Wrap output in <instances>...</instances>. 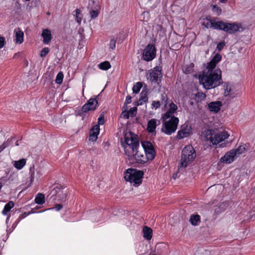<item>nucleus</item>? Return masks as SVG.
<instances>
[{
    "instance_id": "nucleus-51",
    "label": "nucleus",
    "mask_w": 255,
    "mask_h": 255,
    "mask_svg": "<svg viewBox=\"0 0 255 255\" xmlns=\"http://www.w3.org/2000/svg\"><path fill=\"white\" fill-rule=\"evenodd\" d=\"M5 43V40L4 37L2 36H0V49L2 48L4 45Z\"/></svg>"
},
{
    "instance_id": "nucleus-28",
    "label": "nucleus",
    "mask_w": 255,
    "mask_h": 255,
    "mask_svg": "<svg viewBox=\"0 0 255 255\" xmlns=\"http://www.w3.org/2000/svg\"><path fill=\"white\" fill-rule=\"evenodd\" d=\"M148 102V98L146 94H143L142 93L140 94V98L137 101V106L143 105Z\"/></svg>"
},
{
    "instance_id": "nucleus-5",
    "label": "nucleus",
    "mask_w": 255,
    "mask_h": 255,
    "mask_svg": "<svg viewBox=\"0 0 255 255\" xmlns=\"http://www.w3.org/2000/svg\"><path fill=\"white\" fill-rule=\"evenodd\" d=\"M196 153L192 145H186L182 151L180 162L178 164V170H182L195 158Z\"/></svg>"
},
{
    "instance_id": "nucleus-6",
    "label": "nucleus",
    "mask_w": 255,
    "mask_h": 255,
    "mask_svg": "<svg viewBox=\"0 0 255 255\" xmlns=\"http://www.w3.org/2000/svg\"><path fill=\"white\" fill-rule=\"evenodd\" d=\"M143 172L136 169L128 168L124 172V178L126 181L130 182L135 186L141 183Z\"/></svg>"
},
{
    "instance_id": "nucleus-27",
    "label": "nucleus",
    "mask_w": 255,
    "mask_h": 255,
    "mask_svg": "<svg viewBox=\"0 0 255 255\" xmlns=\"http://www.w3.org/2000/svg\"><path fill=\"white\" fill-rule=\"evenodd\" d=\"M15 140L14 138L11 137L8 138L6 140L4 141L3 143L0 145V153H1L5 148L9 146L12 144V141Z\"/></svg>"
},
{
    "instance_id": "nucleus-23",
    "label": "nucleus",
    "mask_w": 255,
    "mask_h": 255,
    "mask_svg": "<svg viewBox=\"0 0 255 255\" xmlns=\"http://www.w3.org/2000/svg\"><path fill=\"white\" fill-rule=\"evenodd\" d=\"M13 166L18 170L21 169L26 164V160L24 158L12 161Z\"/></svg>"
},
{
    "instance_id": "nucleus-25",
    "label": "nucleus",
    "mask_w": 255,
    "mask_h": 255,
    "mask_svg": "<svg viewBox=\"0 0 255 255\" xmlns=\"http://www.w3.org/2000/svg\"><path fill=\"white\" fill-rule=\"evenodd\" d=\"M29 174L30 175V182L31 183L34 181L35 178L38 179L40 178V175L38 172H37V175L36 176H35V171L33 165L29 168Z\"/></svg>"
},
{
    "instance_id": "nucleus-13",
    "label": "nucleus",
    "mask_w": 255,
    "mask_h": 255,
    "mask_svg": "<svg viewBox=\"0 0 255 255\" xmlns=\"http://www.w3.org/2000/svg\"><path fill=\"white\" fill-rule=\"evenodd\" d=\"M98 106V102L97 99L90 98L87 102L85 104L82 108V110L83 112L86 113L89 111H94L96 110Z\"/></svg>"
},
{
    "instance_id": "nucleus-31",
    "label": "nucleus",
    "mask_w": 255,
    "mask_h": 255,
    "mask_svg": "<svg viewBox=\"0 0 255 255\" xmlns=\"http://www.w3.org/2000/svg\"><path fill=\"white\" fill-rule=\"evenodd\" d=\"M217 64L213 62L212 61H210L208 62L206 66V68L204 70H209L211 72L215 71Z\"/></svg>"
},
{
    "instance_id": "nucleus-33",
    "label": "nucleus",
    "mask_w": 255,
    "mask_h": 255,
    "mask_svg": "<svg viewBox=\"0 0 255 255\" xmlns=\"http://www.w3.org/2000/svg\"><path fill=\"white\" fill-rule=\"evenodd\" d=\"M98 67L102 70H107L111 67V66L109 61H106L100 63L98 65Z\"/></svg>"
},
{
    "instance_id": "nucleus-16",
    "label": "nucleus",
    "mask_w": 255,
    "mask_h": 255,
    "mask_svg": "<svg viewBox=\"0 0 255 255\" xmlns=\"http://www.w3.org/2000/svg\"><path fill=\"white\" fill-rule=\"evenodd\" d=\"M222 106V103L221 101L211 102L208 104V108L209 111L214 113H218Z\"/></svg>"
},
{
    "instance_id": "nucleus-44",
    "label": "nucleus",
    "mask_w": 255,
    "mask_h": 255,
    "mask_svg": "<svg viewBox=\"0 0 255 255\" xmlns=\"http://www.w3.org/2000/svg\"><path fill=\"white\" fill-rule=\"evenodd\" d=\"M62 208V206L61 204H57L55 205L54 207L48 208V209L44 210V211H47V210H52L53 209H55L57 211H59Z\"/></svg>"
},
{
    "instance_id": "nucleus-15",
    "label": "nucleus",
    "mask_w": 255,
    "mask_h": 255,
    "mask_svg": "<svg viewBox=\"0 0 255 255\" xmlns=\"http://www.w3.org/2000/svg\"><path fill=\"white\" fill-rule=\"evenodd\" d=\"M160 121L155 119H152L148 121L146 130L150 133L155 132L156 127L159 125Z\"/></svg>"
},
{
    "instance_id": "nucleus-29",
    "label": "nucleus",
    "mask_w": 255,
    "mask_h": 255,
    "mask_svg": "<svg viewBox=\"0 0 255 255\" xmlns=\"http://www.w3.org/2000/svg\"><path fill=\"white\" fill-rule=\"evenodd\" d=\"M206 95L203 92H197L195 95V99L196 102L199 103L203 101L206 98Z\"/></svg>"
},
{
    "instance_id": "nucleus-17",
    "label": "nucleus",
    "mask_w": 255,
    "mask_h": 255,
    "mask_svg": "<svg viewBox=\"0 0 255 255\" xmlns=\"http://www.w3.org/2000/svg\"><path fill=\"white\" fill-rule=\"evenodd\" d=\"M100 132V126L96 125L94 126L91 130L89 135V141L93 142L96 141L98 138V135Z\"/></svg>"
},
{
    "instance_id": "nucleus-54",
    "label": "nucleus",
    "mask_w": 255,
    "mask_h": 255,
    "mask_svg": "<svg viewBox=\"0 0 255 255\" xmlns=\"http://www.w3.org/2000/svg\"><path fill=\"white\" fill-rule=\"evenodd\" d=\"M131 102V97L130 96H128L126 97V99L125 102L126 105H128L130 104Z\"/></svg>"
},
{
    "instance_id": "nucleus-7",
    "label": "nucleus",
    "mask_w": 255,
    "mask_h": 255,
    "mask_svg": "<svg viewBox=\"0 0 255 255\" xmlns=\"http://www.w3.org/2000/svg\"><path fill=\"white\" fill-rule=\"evenodd\" d=\"M164 122L162 126L161 131L167 135H171L175 132L177 128L179 119L177 117H172Z\"/></svg>"
},
{
    "instance_id": "nucleus-24",
    "label": "nucleus",
    "mask_w": 255,
    "mask_h": 255,
    "mask_svg": "<svg viewBox=\"0 0 255 255\" xmlns=\"http://www.w3.org/2000/svg\"><path fill=\"white\" fill-rule=\"evenodd\" d=\"M34 202L38 205L43 204L45 202L44 195L40 193H38L35 196Z\"/></svg>"
},
{
    "instance_id": "nucleus-46",
    "label": "nucleus",
    "mask_w": 255,
    "mask_h": 255,
    "mask_svg": "<svg viewBox=\"0 0 255 255\" xmlns=\"http://www.w3.org/2000/svg\"><path fill=\"white\" fill-rule=\"evenodd\" d=\"M130 115L128 111H123L121 117L125 119H128L129 118Z\"/></svg>"
},
{
    "instance_id": "nucleus-49",
    "label": "nucleus",
    "mask_w": 255,
    "mask_h": 255,
    "mask_svg": "<svg viewBox=\"0 0 255 255\" xmlns=\"http://www.w3.org/2000/svg\"><path fill=\"white\" fill-rule=\"evenodd\" d=\"M105 123V120L104 116L100 115L98 119V125H103Z\"/></svg>"
},
{
    "instance_id": "nucleus-35",
    "label": "nucleus",
    "mask_w": 255,
    "mask_h": 255,
    "mask_svg": "<svg viewBox=\"0 0 255 255\" xmlns=\"http://www.w3.org/2000/svg\"><path fill=\"white\" fill-rule=\"evenodd\" d=\"M142 86V85L141 82H137L135 85H133L132 87L133 93L135 94L138 93L141 89Z\"/></svg>"
},
{
    "instance_id": "nucleus-36",
    "label": "nucleus",
    "mask_w": 255,
    "mask_h": 255,
    "mask_svg": "<svg viewBox=\"0 0 255 255\" xmlns=\"http://www.w3.org/2000/svg\"><path fill=\"white\" fill-rule=\"evenodd\" d=\"M245 149L246 148L244 145H241L236 149H232V150L235 151L236 155L237 156L243 153L245 151Z\"/></svg>"
},
{
    "instance_id": "nucleus-48",
    "label": "nucleus",
    "mask_w": 255,
    "mask_h": 255,
    "mask_svg": "<svg viewBox=\"0 0 255 255\" xmlns=\"http://www.w3.org/2000/svg\"><path fill=\"white\" fill-rule=\"evenodd\" d=\"M90 16L92 18H95L98 15V11L96 10H92L90 12Z\"/></svg>"
},
{
    "instance_id": "nucleus-2",
    "label": "nucleus",
    "mask_w": 255,
    "mask_h": 255,
    "mask_svg": "<svg viewBox=\"0 0 255 255\" xmlns=\"http://www.w3.org/2000/svg\"><path fill=\"white\" fill-rule=\"evenodd\" d=\"M198 78L200 84L205 89H214L222 83V71L219 68H216L215 71L211 72L209 70H203L199 75Z\"/></svg>"
},
{
    "instance_id": "nucleus-4",
    "label": "nucleus",
    "mask_w": 255,
    "mask_h": 255,
    "mask_svg": "<svg viewBox=\"0 0 255 255\" xmlns=\"http://www.w3.org/2000/svg\"><path fill=\"white\" fill-rule=\"evenodd\" d=\"M203 135L205 141H209L213 145H216L227 139L230 135L226 130L217 131L207 129L204 131Z\"/></svg>"
},
{
    "instance_id": "nucleus-20",
    "label": "nucleus",
    "mask_w": 255,
    "mask_h": 255,
    "mask_svg": "<svg viewBox=\"0 0 255 255\" xmlns=\"http://www.w3.org/2000/svg\"><path fill=\"white\" fill-rule=\"evenodd\" d=\"M15 34V42L18 44H21L23 41L24 33L23 31L18 28L17 30H14Z\"/></svg>"
},
{
    "instance_id": "nucleus-1",
    "label": "nucleus",
    "mask_w": 255,
    "mask_h": 255,
    "mask_svg": "<svg viewBox=\"0 0 255 255\" xmlns=\"http://www.w3.org/2000/svg\"><path fill=\"white\" fill-rule=\"evenodd\" d=\"M123 146L129 160H135L140 164H143L147 161L144 154L138 150L139 147V141L131 132L125 134V142L123 143Z\"/></svg>"
},
{
    "instance_id": "nucleus-9",
    "label": "nucleus",
    "mask_w": 255,
    "mask_h": 255,
    "mask_svg": "<svg viewBox=\"0 0 255 255\" xmlns=\"http://www.w3.org/2000/svg\"><path fill=\"white\" fill-rule=\"evenodd\" d=\"M162 67L157 66L148 71L147 78L152 82L158 84L162 77Z\"/></svg>"
},
{
    "instance_id": "nucleus-21",
    "label": "nucleus",
    "mask_w": 255,
    "mask_h": 255,
    "mask_svg": "<svg viewBox=\"0 0 255 255\" xmlns=\"http://www.w3.org/2000/svg\"><path fill=\"white\" fill-rule=\"evenodd\" d=\"M201 221L200 216L198 214H192L190 216L189 222L193 226H198Z\"/></svg>"
},
{
    "instance_id": "nucleus-40",
    "label": "nucleus",
    "mask_w": 255,
    "mask_h": 255,
    "mask_svg": "<svg viewBox=\"0 0 255 255\" xmlns=\"http://www.w3.org/2000/svg\"><path fill=\"white\" fill-rule=\"evenodd\" d=\"M161 106V102L159 101H153L151 104V107L152 109L157 110L159 109Z\"/></svg>"
},
{
    "instance_id": "nucleus-30",
    "label": "nucleus",
    "mask_w": 255,
    "mask_h": 255,
    "mask_svg": "<svg viewBox=\"0 0 255 255\" xmlns=\"http://www.w3.org/2000/svg\"><path fill=\"white\" fill-rule=\"evenodd\" d=\"M217 64L213 62L212 61H210L208 62L206 66V68L204 70H209L211 72L215 71Z\"/></svg>"
},
{
    "instance_id": "nucleus-60",
    "label": "nucleus",
    "mask_w": 255,
    "mask_h": 255,
    "mask_svg": "<svg viewBox=\"0 0 255 255\" xmlns=\"http://www.w3.org/2000/svg\"><path fill=\"white\" fill-rule=\"evenodd\" d=\"M219 0L221 3H225L227 1V0Z\"/></svg>"
},
{
    "instance_id": "nucleus-11",
    "label": "nucleus",
    "mask_w": 255,
    "mask_h": 255,
    "mask_svg": "<svg viewBox=\"0 0 255 255\" xmlns=\"http://www.w3.org/2000/svg\"><path fill=\"white\" fill-rule=\"evenodd\" d=\"M141 144L147 160H152L155 157V152L152 143L145 141L142 142Z\"/></svg>"
},
{
    "instance_id": "nucleus-8",
    "label": "nucleus",
    "mask_w": 255,
    "mask_h": 255,
    "mask_svg": "<svg viewBox=\"0 0 255 255\" xmlns=\"http://www.w3.org/2000/svg\"><path fill=\"white\" fill-rule=\"evenodd\" d=\"M156 49L153 44H148L143 49L142 54V59L149 62L154 59L156 57Z\"/></svg>"
},
{
    "instance_id": "nucleus-43",
    "label": "nucleus",
    "mask_w": 255,
    "mask_h": 255,
    "mask_svg": "<svg viewBox=\"0 0 255 255\" xmlns=\"http://www.w3.org/2000/svg\"><path fill=\"white\" fill-rule=\"evenodd\" d=\"M49 52V49L48 47L43 48L41 51L40 56L41 57H45Z\"/></svg>"
},
{
    "instance_id": "nucleus-39",
    "label": "nucleus",
    "mask_w": 255,
    "mask_h": 255,
    "mask_svg": "<svg viewBox=\"0 0 255 255\" xmlns=\"http://www.w3.org/2000/svg\"><path fill=\"white\" fill-rule=\"evenodd\" d=\"M90 217L89 218L93 222H98L99 220H97L96 216L98 215L96 214V212L94 210H91L89 212Z\"/></svg>"
},
{
    "instance_id": "nucleus-45",
    "label": "nucleus",
    "mask_w": 255,
    "mask_h": 255,
    "mask_svg": "<svg viewBox=\"0 0 255 255\" xmlns=\"http://www.w3.org/2000/svg\"><path fill=\"white\" fill-rule=\"evenodd\" d=\"M128 112L130 116L133 117L136 114L137 108L135 107L131 108Z\"/></svg>"
},
{
    "instance_id": "nucleus-14",
    "label": "nucleus",
    "mask_w": 255,
    "mask_h": 255,
    "mask_svg": "<svg viewBox=\"0 0 255 255\" xmlns=\"http://www.w3.org/2000/svg\"><path fill=\"white\" fill-rule=\"evenodd\" d=\"M235 157H236V153L232 149L220 159L219 162L230 164L234 161Z\"/></svg>"
},
{
    "instance_id": "nucleus-61",
    "label": "nucleus",
    "mask_w": 255,
    "mask_h": 255,
    "mask_svg": "<svg viewBox=\"0 0 255 255\" xmlns=\"http://www.w3.org/2000/svg\"><path fill=\"white\" fill-rule=\"evenodd\" d=\"M15 145L16 146H18V145H19V144H18V141H16L15 142Z\"/></svg>"
},
{
    "instance_id": "nucleus-59",
    "label": "nucleus",
    "mask_w": 255,
    "mask_h": 255,
    "mask_svg": "<svg viewBox=\"0 0 255 255\" xmlns=\"http://www.w3.org/2000/svg\"><path fill=\"white\" fill-rule=\"evenodd\" d=\"M9 219H10V216H8L7 217V218H6V221H5V222H6V224H8V221H9Z\"/></svg>"
},
{
    "instance_id": "nucleus-34",
    "label": "nucleus",
    "mask_w": 255,
    "mask_h": 255,
    "mask_svg": "<svg viewBox=\"0 0 255 255\" xmlns=\"http://www.w3.org/2000/svg\"><path fill=\"white\" fill-rule=\"evenodd\" d=\"M75 20L78 24H81L82 21V14L79 9H76L75 10Z\"/></svg>"
},
{
    "instance_id": "nucleus-56",
    "label": "nucleus",
    "mask_w": 255,
    "mask_h": 255,
    "mask_svg": "<svg viewBox=\"0 0 255 255\" xmlns=\"http://www.w3.org/2000/svg\"><path fill=\"white\" fill-rule=\"evenodd\" d=\"M34 209H32L30 211L27 212V213L29 214V215L31 214L37 213V212L34 211ZM44 212V211H39V212H38L37 213H42V212Z\"/></svg>"
},
{
    "instance_id": "nucleus-37",
    "label": "nucleus",
    "mask_w": 255,
    "mask_h": 255,
    "mask_svg": "<svg viewBox=\"0 0 255 255\" xmlns=\"http://www.w3.org/2000/svg\"><path fill=\"white\" fill-rule=\"evenodd\" d=\"M64 75L62 72H59L56 77L55 79V82L56 83L58 84H61L62 83Z\"/></svg>"
},
{
    "instance_id": "nucleus-53",
    "label": "nucleus",
    "mask_w": 255,
    "mask_h": 255,
    "mask_svg": "<svg viewBox=\"0 0 255 255\" xmlns=\"http://www.w3.org/2000/svg\"><path fill=\"white\" fill-rule=\"evenodd\" d=\"M29 215V214H27V212H24L23 214H21L19 217L18 218L19 220L21 221L22 219L25 218L26 217Z\"/></svg>"
},
{
    "instance_id": "nucleus-47",
    "label": "nucleus",
    "mask_w": 255,
    "mask_h": 255,
    "mask_svg": "<svg viewBox=\"0 0 255 255\" xmlns=\"http://www.w3.org/2000/svg\"><path fill=\"white\" fill-rule=\"evenodd\" d=\"M116 44V40L114 38L111 39L110 41V43H109L110 48L112 50L115 49Z\"/></svg>"
},
{
    "instance_id": "nucleus-26",
    "label": "nucleus",
    "mask_w": 255,
    "mask_h": 255,
    "mask_svg": "<svg viewBox=\"0 0 255 255\" xmlns=\"http://www.w3.org/2000/svg\"><path fill=\"white\" fill-rule=\"evenodd\" d=\"M14 203L12 201H9L6 204L2 211V214L3 215H6L8 212L14 207Z\"/></svg>"
},
{
    "instance_id": "nucleus-32",
    "label": "nucleus",
    "mask_w": 255,
    "mask_h": 255,
    "mask_svg": "<svg viewBox=\"0 0 255 255\" xmlns=\"http://www.w3.org/2000/svg\"><path fill=\"white\" fill-rule=\"evenodd\" d=\"M232 85L230 83H227L224 85V96L227 97L230 95L232 91Z\"/></svg>"
},
{
    "instance_id": "nucleus-22",
    "label": "nucleus",
    "mask_w": 255,
    "mask_h": 255,
    "mask_svg": "<svg viewBox=\"0 0 255 255\" xmlns=\"http://www.w3.org/2000/svg\"><path fill=\"white\" fill-rule=\"evenodd\" d=\"M143 237L144 238H145L146 240L149 241L152 238V230L146 226H145L143 228Z\"/></svg>"
},
{
    "instance_id": "nucleus-62",
    "label": "nucleus",
    "mask_w": 255,
    "mask_h": 255,
    "mask_svg": "<svg viewBox=\"0 0 255 255\" xmlns=\"http://www.w3.org/2000/svg\"><path fill=\"white\" fill-rule=\"evenodd\" d=\"M34 209H39V207L36 206V207H35Z\"/></svg>"
},
{
    "instance_id": "nucleus-38",
    "label": "nucleus",
    "mask_w": 255,
    "mask_h": 255,
    "mask_svg": "<svg viewBox=\"0 0 255 255\" xmlns=\"http://www.w3.org/2000/svg\"><path fill=\"white\" fill-rule=\"evenodd\" d=\"M222 60V56L219 53H216L211 59V61L217 64Z\"/></svg>"
},
{
    "instance_id": "nucleus-50",
    "label": "nucleus",
    "mask_w": 255,
    "mask_h": 255,
    "mask_svg": "<svg viewBox=\"0 0 255 255\" xmlns=\"http://www.w3.org/2000/svg\"><path fill=\"white\" fill-rule=\"evenodd\" d=\"M225 43L224 42H219L217 46V49L218 51H220L225 46Z\"/></svg>"
},
{
    "instance_id": "nucleus-10",
    "label": "nucleus",
    "mask_w": 255,
    "mask_h": 255,
    "mask_svg": "<svg viewBox=\"0 0 255 255\" xmlns=\"http://www.w3.org/2000/svg\"><path fill=\"white\" fill-rule=\"evenodd\" d=\"M50 195H51L50 199L52 200L63 201L67 197V192L63 190L62 186H57L52 190Z\"/></svg>"
},
{
    "instance_id": "nucleus-52",
    "label": "nucleus",
    "mask_w": 255,
    "mask_h": 255,
    "mask_svg": "<svg viewBox=\"0 0 255 255\" xmlns=\"http://www.w3.org/2000/svg\"><path fill=\"white\" fill-rule=\"evenodd\" d=\"M184 169L182 170H180L179 171L178 169H177V171L174 173H173V177L175 179L176 178L178 177V176H179V174L181 172L182 173V172H184Z\"/></svg>"
},
{
    "instance_id": "nucleus-58",
    "label": "nucleus",
    "mask_w": 255,
    "mask_h": 255,
    "mask_svg": "<svg viewBox=\"0 0 255 255\" xmlns=\"http://www.w3.org/2000/svg\"><path fill=\"white\" fill-rule=\"evenodd\" d=\"M123 111H127L128 110V106L127 105H126L125 103H124V106H123Z\"/></svg>"
},
{
    "instance_id": "nucleus-42",
    "label": "nucleus",
    "mask_w": 255,
    "mask_h": 255,
    "mask_svg": "<svg viewBox=\"0 0 255 255\" xmlns=\"http://www.w3.org/2000/svg\"><path fill=\"white\" fill-rule=\"evenodd\" d=\"M212 11L216 13L217 15H219L222 12V9L216 5H214L212 6Z\"/></svg>"
},
{
    "instance_id": "nucleus-18",
    "label": "nucleus",
    "mask_w": 255,
    "mask_h": 255,
    "mask_svg": "<svg viewBox=\"0 0 255 255\" xmlns=\"http://www.w3.org/2000/svg\"><path fill=\"white\" fill-rule=\"evenodd\" d=\"M191 128H188L186 126L182 127L181 129L178 131L177 137L178 139H182L184 137H187L190 133Z\"/></svg>"
},
{
    "instance_id": "nucleus-3",
    "label": "nucleus",
    "mask_w": 255,
    "mask_h": 255,
    "mask_svg": "<svg viewBox=\"0 0 255 255\" xmlns=\"http://www.w3.org/2000/svg\"><path fill=\"white\" fill-rule=\"evenodd\" d=\"M209 22L207 24L203 23L207 28H212L214 29H219L223 30L230 34L234 33L238 31L241 28V24L237 23H227L222 21H218L207 19Z\"/></svg>"
},
{
    "instance_id": "nucleus-57",
    "label": "nucleus",
    "mask_w": 255,
    "mask_h": 255,
    "mask_svg": "<svg viewBox=\"0 0 255 255\" xmlns=\"http://www.w3.org/2000/svg\"><path fill=\"white\" fill-rule=\"evenodd\" d=\"M184 70V72L185 73H190L191 72V68H190L189 69L188 68H187L186 69H185Z\"/></svg>"
},
{
    "instance_id": "nucleus-19",
    "label": "nucleus",
    "mask_w": 255,
    "mask_h": 255,
    "mask_svg": "<svg viewBox=\"0 0 255 255\" xmlns=\"http://www.w3.org/2000/svg\"><path fill=\"white\" fill-rule=\"evenodd\" d=\"M41 36L43 38V42L44 44H48L51 40V32L48 29H44L42 30Z\"/></svg>"
},
{
    "instance_id": "nucleus-55",
    "label": "nucleus",
    "mask_w": 255,
    "mask_h": 255,
    "mask_svg": "<svg viewBox=\"0 0 255 255\" xmlns=\"http://www.w3.org/2000/svg\"><path fill=\"white\" fill-rule=\"evenodd\" d=\"M20 221L19 220L18 218H17L15 221L12 224V228H13V229H14V228H15V227L17 226V225H18V224L19 223V222H20Z\"/></svg>"
},
{
    "instance_id": "nucleus-41",
    "label": "nucleus",
    "mask_w": 255,
    "mask_h": 255,
    "mask_svg": "<svg viewBox=\"0 0 255 255\" xmlns=\"http://www.w3.org/2000/svg\"><path fill=\"white\" fill-rule=\"evenodd\" d=\"M161 100L162 103L164 104V106L166 107L168 103V99L166 94H162L161 95Z\"/></svg>"
},
{
    "instance_id": "nucleus-12",
    "label": "nucleus",
    "mask_w": 255,
    "mask_h": 255,
    "mask_svg": "<svg viewBox=\"0 0 255 255\" xmlns=\"http://www.w3.org/2000/svg\"><path fill=\"white\" fill-rule=\"evenodd\" d=\"M177 110V106L173 102H171L169 105V108L168 110L162 116V120H167L170 118L172 119V117H175L174 115L176 112Z\"/></svg>"
}]
</instances>
